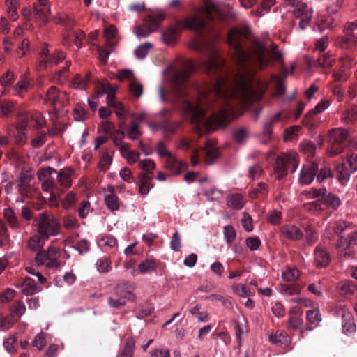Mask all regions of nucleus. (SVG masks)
I'll list each match as a JSON object with an SVG mask.
<instances>
[{
	"label": "nucleus",
	"mask_w": 357,
	"mask_h": 357,
	"mask_svg": "<svg viewBox=\"0 0 357 357\" xmlns=\"http://www.w3.org/2000/svg\"><path fill=\"white\" fill-rule=\"evenodd\" d=\"M245 40H250L247 27L234 28L228 33L227 42L234 50L237 70L229 73L218 50L209 45L200 68L213 75L211 82L203 86H190L188 78L196 66L176 70L172 76L174 101L185 114L191 116L195 131L199 135L225 127L240 114L241 109L259 100L264 86L255 78L257 68L262 69L271 59L280 61L282 55L270 40H255L245 49Z\"/></svg>",
	"instance_id": "nucleus-1"
},
{
	"label": "nucleus",
	"mask_w": 357,
	"mask_h": 357,
	"mask_svg": "<svg viewBox=\"0 0 357 357\" xmlns=\"http://www.w3.org/2000/svg\"><path fill=\"white\" fill-rule=\"evenodd\" d=\"M236 17V14L232 9L227 11L220 10L218 5L212 0H206L204 7L197 15L186 18L178 23L177 26H170L162 34V38L165 44H173L178 36L179 28L190 29L195 31H199L206 26V20H213L217 18L223 20H231Z\"/></svg>",
	"instance_id": "nucleus-2"
},
{
	"label": "nucleus",
	"mask_w": 357,
	"mask_h": 357,
	"mask_svg": "<svg viewBox=\"0 0 357 357\" xmlns=\"http://www.w3.org/2000/svg\"><path fill=\"white\" fill-rule=\"evenodd\" d=\"M134 286L130 282L118 284L114 291V296L108 298V304L112 308L117 309L126 305L128 301L135 300L133 294Z\"/></svg>",
	"instance_id": "nucleus-3"
},
{
	"label": "nucleus",
	"mask_w": 357,
	"mask_h": 357,
	"mask_svg": "<svg viewBox=\"0 0 357 357\" xmlns=\"http://www.w3.org/2000/svg\"><path fill=\"white\" fill-rule=\"evenodd\" d=\"M35 227L36 231L46 239L57 236L61 229L58 220L45 212L39 214Z\"/></svg>",
	"instance_id": "nucleus-4"
},
{
	"label": "nucleus",
	"mask_w": 357,
	"mask_h": 357,
	"mask_svg": "<svg viewBox=\"0 0 357 357\" xmlns=\"http://www.w3.org/2000/svg\"><path fill=\"white\" fill-rule=\"evenodd\" d=\"M349 131L343 128H333L329 130L327 142L330 144L328 149L329 156L340 154L344 149V142L349 138Z\"/></svg>",
	"instance_id": "nucleus-5"
},
{
	"label": "nucleus",
	"mask_w": 357,
	"mask_h": 357,
	"mask_svg": "<svg viewBox=\"0 0 357 357\" xmlns=\"http://www.w3.org/2000/svg\"><path fill=\"white\" fill-rule=\"evenodd\" d=\"M165 18V15L162 11L146 15L144 20V23L135 27V34L139 38L148 37L152 32L156 31L158 29L160 23Z\"/></svg>",
	"instance_id": "nucleus-6"
},
{
	"label": "nucleus",
	"mask_w": 357,
	"mask_h": 357,
	"mask_svg": "<svg viewBox=\"0 0 357 357\" xmlns=\"http://www.w3.org/2000/svg\"><path fill=\"white\" fill-rule=\"evenodd\" d=\"M59 257V249L56 247L50 246L47 250H39L36 254L35 261L38 266H45L48 268H58L61 264Z\"/></svg>",
	"instance_id": "nucleus-7"
},
{
	"label": "nucleus",
	"mask_w": 357,
	"mask_h": 357,
	"mask_svg": "<svg viewBox=\"0 0 357 357\" xmlns=\"http://www.w3.org/2000/svg\"><path fill=\"white\" fill-rule=\"evenodd\" d=\"M45 122V119L40 112L21 114L19 115L16 128L19 135L24 137L27 127L33 126L36 128H40Z\"/></svg>",
	"instance_id": "nucleus-8"
},
{
	"label": "nucleus",
	"mask_w": 357,
	"mask_h": 357,
	"mask_svg": "<svg viewBox=\"0 0 357 357\" xmlns=\"http://www.w3.org/2000/svg\"><path fill=\"white\" fill-rule=\"evenodd\" d=\"M297 154L295 152H291L279 156L275 162L274 171L278 179H282L287 174V169L292 166V171L294 172L298 165L297 161Z\"/></svg>",
	"instance_id": "nucleus-9"
},
{
	"label": "nucleus",
	"mask_w": 357,
	"mask_h": 357,
	"mask_svg": "<svg viewBox=\"0 0 357 357\" xmlns=\"http://www.w3.org/2000/svg\"><path fill=\"white\" fill-rule=\"evenodd\" d=\"M336 170L338 180L342 184H345L349 180L351 174L357 171V155L351 154L342 162L339 164Z\"/></svg>",
	"instance_id": "nucleus-10"
},
{
	"label": "nucleus",
	"mask_w": 357,
	"mask_h": 357,
	"mask_svg": "<svg viewBox=\"0 0 357 357\" xmlns=\"http://www.w3.org/2000/svg\"><path fill=\"white\" fill-rule=\"evenodd\" d=\"M66 57L65 53L63 52L54 50L53 52H50L49 50L47 45H45L42 48L39 56H38V62L39 66L40 68H47L50 67L53 65H56L59 63L60 61L63 60Z\"/></svg>",
	"instance_id": "nucleus-11"
},
{
	"label": "nucleus",
	"mask_w": 357,
	"mask_h": 357,
	"mask_svg": "<svg viewBox=\"0 0 357 357\" xmlns=\"http://www.w3.org/2000/svg\"><path fill=\"white\" fill-rule=\"evenodd\" d=\"M357 30V20L348 22L344 28L346 36H339L337 44L342 48L349 49L357 46V35L354 33Z\"/></svg>",
	"instance_id": "nucleus-12"
},
{
	"label": "nucleus",
	"mask_w": 357,
	"mask_h": 357,
	"mask_svg": "<svg viewBox=\"0 0 357 357\" xmlns=\"http://www.w3.org/2000/svg\"><path fill=\"white\" fill-rule=\"evenodd\" d=\"M44 100L53 106L66 105L68 103V96L66 91L60 92L56 86H52L47 91Z\"/></svg>",
	"instance_id": "nucleus-13"
},
{
	"label": "nucleus",
	"mask_w": 357,
	"mask_h": 357,
	"mask_svg": "<svg viewBox=\"0 0 357 357\" xmlns=\"http://www.w3.org/2000/svg\"><path fill=\"white\" fill-rule=\"evenodd\" d=\"M52 172H56V171L50 167L46 169H41L38 172V177L39 181L42 183L43 190L49 192L50 196H52L54 190H58L54 179L51 178Z\"/></svg>",
	"instance_id": "nucleus-14"
},
{
	"label": "nucleus",
	"mask_w": 357,
	"mask_h": 357,
	"mask_svg": "<svg viewBox=\"0 0 357 357\" xmlns=\"http://www.w3.org/2000/svg\"><path fill=\"white\" fill-rule=\"evenodd\" d=\"M318 171V166L314 162H307L304 165L300 172L298 181L303 185L311 183L315 178Z\"/></svg>",
	"instance_id": "nucleus-15"
},
{
	"label": "nucleus",
	"mask_w": 357,
	"mask_h": 357,
	"mask_svg": "<svg viewBox=\"0 0 357 357\" xmlns=\"http://www.w3.org/2000/svg\"><path fill=\"white\" fill-rule=\"evenodd\" d=\"M103 91L105 93L108 94L107 98V105L109 107H112L114 108L116 116L120 119H123L124 116L126 109L121 102H116L115 100V95H114L115 90L113 89V87L111 85L107 84L104 86Z\"/></svg>",
	"instance_id": "nucleus-16"
},
{
	"label": "nucleus",
	"mask_w": 357,
	"mask_h": 357,
	"mask_svg": "<svg viewBox=\"0 0 357 357\" xmlns=\"http://www.w3.org/2000/svg\"><path fill=\"white\" fill-rule=\"evenodd\" d=\"M39 4L35 5L33 10V17L35 20L40 25H45L48 22V15L50 11L47 6V0H38Z\"/></svg>",
	"instance_id": "nucleus-17"
},
{
	"label": "nucleus",
	"mask_w": 357,
	"mask_h": 357,
	"mask_svg": "<svg viewBox=\"0 0 357 357\" xmlns=\"http://www.w3.org/2000/svg\"><path fill=\"white\" fill-rule=\"evenodd\" d=\"M331 256L327 250L321 245H317L314 251V264L319 268L328 265Z\"/></svg>",
	"instance_id": "nucleus-18"
},
{
	"label": "nucleus",
	"mask_w": 357,
	"mask_h": 357,
	"mask_svg": "<svg viewBox=\"0 0 357 357\" xmlns=\"http://www.w3.org/2000/svg\"><path fill=\"white\" fill-rule=\"evenodd\" d=\"M84 34L80 30H70L63 36V45L67 46L75 45L77 49L82 45Z\"/></svg>",
	"instance_id": "nucleus-19"
},
{
	"label": "nucleus",
	"mask_w": 357,
	"mask_h": 357,
	"mask_svg": "<svg viewBox=\"0 0 357 357\" xmlns=\"http://www.w3.org/2000/svg\"><path fill=\"white\" fill-rule=\"evenodd\" d=\"M357 244V232L354 231L351 232L347 237L340 236V238L337 241L336 248L342 249L344 252L343 255L345 257H348L351 256L349 252L347 251V250L351 245H354Z\"/></svg>",
	"instance_id": "nucleus-20"
},
{
	"label": "nucleus",
	"mask_w": 357,
	"mask_h": 357,
	"mask_svg": "<svg viewBox=\"0 0 357 357\" xmlns=\"http://www.w3.org/2000/svg\"><path fill=\"white\" fill-rule=\"evenodd\" d=\"M165 167L173 174H179L187 168V165L174 155L165 160Z\"/></svg>",
	"instance_id": "nucleus-21"
},
{
	"label": "nucleus",
	"mask_w": 357,
	"mask_h": 357,
	"mask_svg": "<svg viewBox=\"0 0 357 357\" xmlns=\"http://www.w3.org/2000/svg\"><path fill=\"white\" fill-rule=\"evenodd\" d=\"M18 287L20 289L21 292L25 296L33 295L42 290V287L37 285L34 280L29 277H26Z\"/></svg>",
	"instance_id": "nucleus-22"
},
{
	"label": "nucleus",
	"mask_w": 357,
	"mask_h": 357,
	"mask_svg": "<svg viewBox=\"0 0 357 357\" xmlns=\"http://www.w3.org/2000/svg\"><path fill=\"white\" fill-rule=\"evenodd\" d=\"M30 87V81L26 75H22L17 84L12 86L11 93L14 96L23 98L24 94L28 91Z\"/></svg>",
	"instance_id": "nucleus-23"
},
{
	"label": "nucleus",
	"mask_w": 357,
	"mask_h": 357,
	"mask_svg": "<svg viewBox=\"0 0 357 357\" xmlns=\"http://www.w3.org/2000/svg\"><path fill=\"white\" fill-rule=\"evenodd\" d=\"M137 179L139 183V192L142 195L148 194L154 186L152 183L153 176L147 173H139Z\"/></svg>",
	"instance_id": "nucleus-24"
},
{
	"label": "nucleus",
	"mask_w": 357,
	"mask_h": 357,
	"mask_svg": "<svg viewBox=\"0 0 357 357\" xmlns=\"http://www.w3.org/2000/svg\"><path fill=\"white\" fill-rule=\"evenodd\" d=\"M205 154V162L207 165H213L219 156V151L211 141L205 143L204 151Z\"/></svg>",
	"instance_id": "nucleus-25"
},
{
	"label": "nucleus",
	"mask_w": 357,
	"mask_h": 357,
	"mask_svg": "<svg viewBox=\"0 0 357 357\" xmlns=\"http://www.w3.org/2000/svg\"><path fill=\"white\" fill-rule=\"evenodd\" d=\"M280 231L283 236L291 241H298L303 237V233L298 227L293 225H285L281 227Z\"/></svg>",
	"instance_id": "nucleus-26"
},
{
	"label": "nucleus",
	"mask_w": 357,
	"mask_h": 357,
	"mask_svg": "<svg viewBox=\"0 0 357 357\" xmlns=\"http://www.w3.org/2000/svg\"><path fill=\"white\" fill-rule=\"evenodd\" d=\"M47 239L36 232L32 235L27 241L26 245L29 250L32 252H39L43 250V248Z\"/></svg>",
	"instance_id": "nucleus-27"
},
{
	"label": "nucleus",
	"mask_w": 357,
	"mask_h": 357,
	"mask_svg": "<svg viewBox=\"0 0 357 357\" xmlns=\"http://www.w3.org/2000/svg\"><path fill=\"white\" fill-rule=\"evenodd\" d=\"M268 340L272 344L284 347L287 346L290 341L289 335L282 331H277L275 333L271 334Z\"/></svg>",
	"instance_id": "nucleus-28"
},
{
	"label": "nucleus",
	"mask_w": 357,
	"mask_h": 357,
	"mask_svg": "<svg viewBox=\"0 0 357 357\" xmlns=\"http://www.w3.org/2000/svg\"><path fill=\"white\" fill-rule=\"evenodd\" d=\"M227 203L232 209L240 210L245 204V198L239 193L232 194L227 197Z\"/></svg>",
	"instance_id": "nucleus-29"
},
{
	"label": "nucleus",
	"mask_w": 357,
	"mask_h": 357,
	"mask_svg": "<svg viewBox=\"0 0 357 357\" xmlns=\"http://www.w3.org/2000/svg\"><path fill=\"white\" fill-rule=\"evenodd\" d=\"M119 151L129 165L136 163L140 157V153L137 151L131 150L128 144L125 147H122Z\"/></svg>",
	"instance_id": "nucleus-30"
},
{
	"label": "nucleus",
	"mask_w": 357,
	"mask_h": 357,
	"mask_svg": "<svg viewBox=\"0 0 357 357\" xmlns=\"http://www.w3.org/2000/svg\"><path fill=\"white\" fill-rule=\"evenodd\" d=\"M15 78V74L10 70H6L0 79L1 85L3 86V94H8L11 93V84H13Z\"/></svg>",
	"instance_id": "nucleus-31"
},
{
	"label": "nucleus",
	"mask_w": 357,
	"mask_h": 357,
	"mask_svg": "<svg viewBox=\"0 0 357 357\" xmlns=\"http://www.w3.org/2000/svg\"><path fill=\"white\" fill-rule=\"evenodd\" d=\"M112 162V155L107 149H103L100 152V161L98 169L100 171H107Z\"/></svg>",
	"instance_id": "nucleus-32"
},
{
	"label": "nucleus",
	"mask_w": 357,
	"mask_h": 357,
	"mask_svg": "<svg viewBox=\"0 0 357 357\" xmlns=\"http://www.w3.org/2000/svg\"><path fill=\"white\" fill-rule=\"evenodd\" d=\"M74 174V171L71 168L62 169L57 175L58 181L65 187L69 188L71 185V176Z\"/></svg>",
	"instance_id": "nucleus-33"
},
{
	"label": "nucleus",
	"mask_w": 357,
	"mask_h": 357,
	"mask_svg": "<svg viewBox=\"0 0 357 357\" xmlns=\"http://www.w3.org/2000/svg\"><path fill=\"white\" fill-rule=\"evenodd\" d=\"M337 287L340 293L346 296H349L357 293V284L349 280L340 282Z\"/></svg>",
	"instance_id": "nucleus-34"
},
{
	"label": "nucleus",
	"mask_w": 357,
	"mask_h": 357,
	"mask_svg": "<svg viewBox=\"0 0 357 357\" xmlns=\"http://www.w3.org/2000/svg\"><path fill=\"white\" fill-rule=\"evenodd\" d=\"M105 202L109 210L117 211L119 209V199L111 187H109V193L105 197Z\"/></svg>",
	"instance_id": "nucleus-35"
},
{
	"label": "nucleus",
	"mask_w": 357,
	"mask_h": 357,
	"mask_svg": "<svg viewBox=\"0 0 357 357\" xmlns=\"http://www.w3.org/2000/svg\"><path fill=\"white\" fill-rule=\"evenodd\" d=\"M333 62L334 59L331 58L329 53H326L317 60L310 61L309 65L311 67L327 68L331 66Z\"/></svg>",
	"instance_id": "nucleus-36"
},
{
	"label": "nucleus",
	"mask_w": 357,
	"mask_h": 357,
	"mask_svg": "<svg viewBox=\"0 0 357 357\" xmlns=\"http://www.w3.org/2000/svg\"><path fill=\"white\" fill-rule=\"evenodd\" d=\"M294 15L296 18L311 19L312 17V8L306 3H303L294 9Z\"/></svg>",
	"instance_id": "nucleus-37"
},
{
	"label": "nucleus",
	"mask_w": 357,
	"mask_h": 357,
	"mask_svg": "<svg viewBox=\"0 0 357 357\" xmlns=\"http://www.w3.org/2000/svg\"><path fill=\"white\" fill-rule=\"evenodd\" d=\"M342 328L345 333H352L355 331L356 325L353 316L351 313H344L342 315Z\"/></svg>",
	"instance_id": "nucleus-38"
},
{
	"label": "nucleus",
	"mask_w": 357,
	"mask_h": 357,
	"mask_svg": "<svg viewBox=\"0 0 357 357\" xmlns=\"http://www.w3.org/2000/svg\"><path fill=\"white\" fill-rule=\"evenodd\" d=\"M135 342L134 339H128L123 349L119 352V357H132L134 355Z\"/></svg>",
	"instance_id": "nucleus-39"
},
{
	"label": "nucleus",
	"mask_w": 357,
	"mask_h": 357,
	"mask_svg": "<svg viewBox=\"0 0 357 357\" xmlns=\"http://www.w3.org/2000/svg\"><path fill=\"white\" fill-rule=\"evenodd\" d=\"M329 106V104L327 101H322L321 102L317 105L315 108L313 110H310L306 114L303 123L306 125L310 124V119L312 116L316 114L320 113L325 109H326Z\"/></svg>",
	"instance_id": "nucleus-40"
},
{
	"label": "nucleus",
	"mask_w": 357,
	"mask_h": 357,
	"mask_svg": "<svg viewBox=\"0 0 357 357\" xmlns=\"http://www.w3.org/2000/svg\"><path fill=\"white\" fill-rule=\"evenodd\" d=\"M322 199L324 204L331 207L333 209H337L342 204L341 200L337 196L331 192L328 193L327 191L326 195L322 196Z\"/></svg>",
	"instance_id": "nucleus-41"
},
{
	"label": "nucleus",
	"mask_w": 357,
	"mask_h": 357,
	"mask_svg": "<svg viewBox=\"0 0 357 357\" xmlns=\"http://www.w3.org/2000/svg\"><path fill=\"white\" fill-rule=\"evenodd\" d=\"M141 135L142 132L139 130V122L135 120H132L126 133L127 137L130 140H135Z\"/></svg>",
	"instance_id": "nucleus-42"
},
{
	"label": "nucleus",
	"mask_w": 357,
	"mask_h": 357,
	"mask_svg": "<svg viewBox=\"0 0 357 357\" xmlns=\"http://www.w3.org/2000/svg\"><path fill=\"white\" fill-rule=\"evenodd\" d=\"M282 121L281 112H278L273 116L268 118L267 121L264 124V132L265 135L270 136L272 133L271 127Z\"/></svg>",
	"instance_id": "nucleus-43"
},
{
	"label": "nucleus",
	"mask_w": 357,
	"mask_h": 357,
	"mask_svg": "<svg viewBox=\"0 0 357 357\" xmlns=\"http://www.w3.org/2000/svg\"><path fill=\"white\" fill-rule=\"evenodd\" d=\"M231 289L236 294L241 297H247L254 295V291L245 284H234L232 285Z\"/></svg>",
	"instance_id": "nucleus-44"
},
{
	"label": "nucleus",
	"mask_w": 357,
	"mask_h": 357,
	"mask_svg": "<svg viewBox=\"0 0 357 357\" xmlns=\"http://www.w3.org/2000/svg\"><path fill=\"white\" fill-rule=\"evenodd\" d=\"M97 270L102 273H108L112 269L111 260L106 257L98 259L96 261Z\"/></svg>",
	"instance_id": "nucleus-45"
},
{
	"label": "nucleus",
	"mask_w": 357,
	"mask_h": 357,
	"mask_svg": "<svg viewBox=\"0 0 357 357\" xmlns=\"http://www.w3.org/2000/svg\"><path fill=\"white\" fill-rule=\"evenodd\" d=\"M139 167L143 171L142 173H147L152 175V171L156 167L155 162L149 158H146L139 162Z\"/></svg>",
	"instance_id": "nucleus-46"
},
{
	"label": "nucleus",
	"mask_w": 357,
	"mask_h": 357,
	"mask_svg": "<svg viewBox=\"0 0 357 357\" xmlns=\"http://www.w3.org/2000/svg\"><path fill=\"white\" fill-rule=\"evenodd\" d=\"M155 150L158 156L160 158H164L165 160H167V158H171L174 155V154L170 151H169L167 145L162 141H159L157 142L155 145Z\"/></svg>",
	"instance_id": "nucleus-47"
},
{
	"label": "nucleus",
	"mask_w": 357,
	"mask_h": 357,
	"mask_svg": "<svg viewBox=\"0 0 357 357\" xmlns=\"http://www.w3.org/2000/svg\"><path fill=\"white\" fill-rule=\"evenodd\" d=\"M300 149L307 157H311L314 155L317 146L311 141L305 140L301 142Z\"/></svg>",
	"instance_id": "nucleus-48"
},
{
	"label": "nucleus",
	"mask_w": 357,
	"mask_h": 357,
	"mask_svg": "<svg viewBox=\"0 0 357 357\" xmlns=\"http://www.w3.org/2000/svg\"><path fill=\"white\" fill-rule=\"evenodd\" d=\"M125 132L121 130H115L111 135V139L114 142V145L118 147L119 150L121 151L122 147H125L128 143L123 141L124 138Z\"/></svg>",
	"instance_id": "nucleus-49"
},
{
	"label": "nucleus",
	"mask_w": 357,
	"mask_h": 357,
	"mask_svg": "<svg viewBox=\"0 0 357 357\" xmlns=\"http://www.w3.org/2000/svg\"><path fill=\"white\" fill-rule=\"evenodd\" d=\"M89 80V75L82 78L79 75H75L71 82V86L75 89L85 90Z\"/></svg>",
	"instance_id": "nucleus-50"
},
{
	"label": "nucleus",
	"mask_w": 357,
	"mask_h": 357,
	"mask_svg": "<svg viewBox=\"0 0 357 357\" xmlns=\"http://www.w3.org/2000/svg\"><path fill=\"white\" fill-rule=\"evenodd\" d=\"M157 264L153 259H147L139 264V269L142 273H147L156 269Z\"/></svg>",
	"instance_id": "nucleus-51"
},
{
	"label": "nucleus",
	"mask_w": 357,
	"mask_h": 357,
	"mask_svg": "<svg viewBox=\"0 0 357 357\" xmlns=\"http://www.w3.org/2000/svg\"><path fill=\"white\" fill-rule=\"evenodd\" d=\"M282 277L285 281L293 282L299 277V271L296 267H288L282 272Z\"/></svg>",
	"instance_id": "nucleus-52"
},
{
	"label": "nucleus",
	"mask_w": 357,
	"mask_h": 357,
	"mask_svg": "<svg viewBox=\"0 0 357 357\" xmlns=\"http://www.w3.org/2000/svg\"><path fill=\"white\" fill-rule=\"evenodd\" d=\"M236 337L239 342L241 341V335L248 331V324L244 317L238 319L236 324Z\"/></svg>",
	"instance_id": "nucleus-53"
},
{
	"label": "nucleus",
	"mask_w": 357,
	"mask_h": 357,
	"mask_svg": "<svg viewBox=\"0 0 357 357\" xmlns=\"http://www.w3.org/2000/svg\"><path fill=\"white\" fill-rule=\"evenodd\" d=\"M153 47V45L146 42L139 45L135 50V54L138 59H144L148 54L149 50Z\"/></svg>",
	"instance_id": "nucleus-54"
},
{
	"label": "nucleus",
	"mask_w": 357,
	"mask_h": 357,
	"mask_svg": "<svg viewBox=\"0 0 357 357\" xmlns=\"http://www.w3.org/2000/svg\"><path fill=\"white\" fill-rule=\"evenodd\" d=\"M303 208L306 211L315 215L321 213L323 210L321 204L319 201H313L305 203L303 204Z\"/></svg>",
	"instance_id": "nucleus-55"
},
{
	"label": "nucleus",
	"mask_w": 357,
	"mask_h": 357,
	"mask_svg": "<svg viewBox=\"0 0 357 357\" xmlns=\"http://www.w3.org/2000/svg\"><path fill=\"white\" fill-rule=\"evenodd\" d=\"M232 135L236 142L244 143L248 137V132L244 128H238L233 130Z\"/></svg>",
	"instance_id": "nucleus-56"
},
{
	"label": "nucleus",
	"mask_w": 357,
	"mask_h": 357,
	"mask_svg": "<svg viewBox=\"0 0 357 357\" xmlns=\"http://www.w3.org/2000/svg\"><path fill=\"white\" fill-rule=\"evenodd\" d=\"M4 216L7 220L9 225L12 228H17L19 226V222L13 210L10 208L4 209Z\"/></svg>",
	"instance_id": "nucleus-57"
},
{
	"label": "nucleus",
	"mask_w": 357,
	"mask_h": 357,
	"mask_svg": "<svg viewBox=\"0 0 357 357\" xmlns=\"http://www.w3.org/2000/svg\"><path fill=\"white\" fill-rule=\"evenodd\" d=\"M301 130L299 126H293L289 128H287L284 133V139L285 142H293L298 136V132Z\"/></svg>",
	"instance_id": "nucleus-58"
},
{
	"label": "nucleus",
	"mask_w": 357,
	"mask_h": 357,
	"mask_svg": "<svg viewBox=\"0 0 357 357\" xmlns=\"http://www.w3.org/2000/svg\"><path fill=\"white\" fill-rule=\"evenodd\" d=\"M178 127V124L173 122L165 121L164 122L161 128L163 130V135L165 138L169 137L170 135L174 134Z\"/></svg>",
	"instance_id": "nucleus-59"
},
{
	"label": "nucleus",
	"mask_w": 357,
	"mask_h": 357,
	"mask_svg": "<svg viewBox=\"0 0 357 357\" xmlns=\"http://www.w3.org/2000/svg\"><path fill=\"white\" fill-rule=\"evenodd\" d=\"M268 222L273 225L280 224L282 220V213L277 209L271 210L267 214Z\"/></svg>",
	"instance_id": "nucleus-60"
},
{
	"label": "nucleus",
	"mask_w": 357,
	"mask_h": 357,
	"mask_svg": "<svg viewBox=\"0 0 357 357\" xmlns=\"http://www.w3.org/2000/svg\"><path fill=\"white\" fill-rule=\"evenodd\" d=\"M33 176L30 172H22L17 181V185L31 186L30 183Z\"/></svg>",
	"instance_id": "nucleus-61"
},
{
	"label": "nucleus",
	"mask_w": 357,
	"mask_h": 357,
	"mask_svg": "<svg viewBox=\"0 0 357 357\" xmlns=\"http://www.w3.org/2000/svg\"><path fill=\"white\" fill-rule=\"evenodd\" d=\"M306 317L307 321L316 326L321 321V317L318 310H310L306 312Z\"/></svg>",
	"instance_id": "nucleus-62"
},
{
	"label": "nucleus",
	"mask_w": 357,
	"mask_h": 357,
	"mask_svg": "<svg viewBox=\"0 0 357 357\" xmlns=\"http://www.w3.org/2000/svg\"><path fill=\"white\" fill-rule=\"evenodd\" d=\"M301 287L296 284L283 285L281 291L287 295L292 296L298 294L301 292Z\"/></svg>",
	"instance_id": "nucleus-63"
},
{
	"label": "nucleus",
	"mask_w": 357,
	"mask_h": 357,
	"mask_svg": "<svg viewBox=\"0 0 357 357\" xmlns=\"http://www.w3.org/2000/svg\"><path fill=\"white\" fill-rule=\"evenodd\" d=\"M10 311L13 315L18 317H22L26 312V306L22 301H16L14 305L10 307Z\"/></svg>",
	"instance_id": "nucleus-64"
}]
</instances>
